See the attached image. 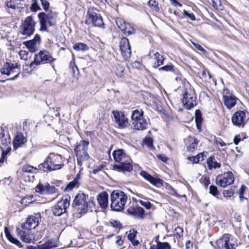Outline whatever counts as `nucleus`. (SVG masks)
I'll return each instance as SVG.
<instances>
[{"label": "nucleus", "instance_id": "40", "mask_svg": "<svg viewBox=\"0 0 249 249\" xmlns=\"http://www.w3.org/2000/svg\"><path fill=\"white\" fill-rule=\"evenodd\" d=\"M160 71H173L174 73L178 72V70L175 69L173 65H167L159 68Z\"/></svg>", "mask_w": 249, "mask_h": 249}, {"label": "nucleus", "instance_id": "46", "mask_svg": "<svg viewBox=\"0 0 249 249\" xmlns=\"http://www.w3.org/2000/svg\"><path fill=\"white\" fill-rule=\"evenodd\" d=\"M11 149V148L9 147L6 151H2L1 158H0V164L4 162L6 155L10 152Z\"/></svg>", "mask_w": 249, "mask_h": 249}, {"label": "nucleus", "instance_id": "20", "mask_svg": "<svg viewBox=\"0 0 249 249\" xmlns=\"http://www.w3.org/2000/svg\"><path fill=\"white\" fill-rule=\"evenodd\" d=\"M41 37L38 34H36L33 39L24 41L23 44L32 53L36 52L38 49V46L40 44Z\"/></svg>", "mask_w": 249, "mask_h": 249}, {"label": "nucleus", "instance_id": "36", "mask_svg": "<svg viewBox=\"0 0 249 249\" xmlns=\"http://www.w3.org/2000/svg\"><path fill=\"white\" fill-rule=\"evenodd\" d=\"M156 62L154 64V67L157 68L163 64L164 58L160 53L157 52L154 54Z\"/></svg>", "mask_w": 249, "mask_h": 249}, {"label": "nucleus", "instance_id": "30", "mask_svg": "<svg viewBox=\"0 0 249 249\" xmlns=\"http://www.w3.org/2000/svg\"><path fill=\"white\" fill-rule=\"evenodd\" d=\"M137 231L134 229H131L129 233L127 235L128 239L132 243L133 246H137L140 243L138 240H135V237L137 234Z\"/></svg>", "mask_w": 249, "mask_h": 249}, {"label": "nucleus", "instance_id": "45", "mask_svg": "<svg viewBox=\"0 0 249 249\" xmlns=\"http://www.w3.org/2000/svg\"><path fill=\"white\" fill-rule=\"evenodd\" d=\"M124 71V68L120 66H118L116 67V70L115 71L116 74L117 76L121 77L123 76Z\"/></svg>", "mask_w": 249, "mask_h": 249}, {"label": "nucleus", "instance_id": "34", "mask_svg": "<svg viewBox=\"0 0 249 249\" xmlns=\"http://www.w3.org/2000/svg\"><path fill=\"white\" fill-rule=\"evenodd\" d=\"M5 233L7 238L10 242L14 244L15 245H17L19 247H21V244L20 243V242L17 239L13 237L12 235L7 231L6 228H5Z\"/></svg>", "mask_w": 249, "mask_h": 249}, {"label": "nucleus", "instance_id": "38", "mask_svg": "<svg viewBox=\"0 0 249 249\" xmlns=\"http://www.w3.org/2000/svg\"><path fill=\"white\" fill-rule=\"evenodd\" d=\"M38 170L37 168L29 164L24 165L22 169L23 172L29 173H36L38 172Z\"/></svg>", "mask_w": 249, "mask_h": 249}, {"label": "nucleus", "instance_id": "25", "mask_svg": "<svg viewBox=\"0 0 249 249\" xmlns=\"http://www.w3.org/2000/svg\"><path fill=\"white\" fill-rule=\"evenodd\" d=\"M199 143V141L194 137L189 136L185 141V143L187 146V150L190 152H193L196 148Z\"/></svg>", "mask_w": 249, "mask_h": 249}, {"label": "nucleus", "instance_id": "26", "mask_svg": "<svg viewBox=\"0 0 249 249\" xmlns=\"http://www.w3.org/2000/svg\"><path fill=\"white\" fill-rule=\"evenodd\" d=\"M18 234L20 236L21 240L26 243L32 242L35 238L34 234L29 231L26 232L22 230H19Z\"/></svg>", "mask_w": 249, "mask_h": 249}, {"label": "nucleus", "instance_id": "61", "mask_svg": "<svg viewBox=\"0 0 249 249\" xmlns=\"http://www.w3.org/2000/svg\"><path fill=\"white\" fill-rule=\"evenodd\" d=\"M70 67L71 68L72 70L73 71V73H75V70L78 71V68L77 66L75 64L74 61H71L70 63Z\"/></svg>", "mask_w": 249, "mask_h": 249}, {"label": "nucleus", "instance_id": "18", "mask_svg": "<svg viewBox=\"0 0 249 249\" xmlns=\"http://www.w3.org/2000/svg\"><path fill=\"white\" fill-rule=\"evenodd\" d=\"M120 48L123 57L127 60L130 57L131 50L128 38L123 37L120 42Z\"/></svg>", "mask_w": 249, "mask_h": 249}, {"label": "nucleus", "instance_id": "64", "mask_svg": "<svg viewBox=\"0 0 249 249\" xmlns=\"http://www.w3.org/2000/svg\"><path fill=\"white\" fill-rule=\"evenodd\" d=\"M204 154H205V153L204 152H201L199 154H198L196 156L198 158V159L199 160H204Z\"/></svg>", "mask_w": 249, "mask_h": 249}, {"label": "nucleus", "instance_id": "10", "mask_svg": "<svg viewBox=\"0 0 249 249\" xmlns=\"http://www.w3.org/2000/svg\"><path fill=\"white\" fill-rule=\"evenodd\" d=\"M0 72L2 74L7 76L14 75V76L6 79V80H14L18 77L20 72V68L19 65L17 63L6 62L0 70Z\"/></svg>", "mask_w": 249, "mask_h": 249}, {"label": "nucleus", "instance_id": "29", "mask_svg": "<svg viewBox=\"0 0 249 249\" xmlns=\"http://www.w3.org/2000/svg\"><path fill=\"white\" fill-rule=\"evenodd\" d=\"M56 247V244L54 242L49 240L44 243L41 244L39 243L37 245L36 248L37 249H51Z\"/></svg>", "mask_w": 249, "mask_h": 249}, {"label": "nucleus", "instance_id": "50", "mask_svg": "<svg viewBox=\"0 0 249 249\" xmlns=\"http://www.w3.org/2000/svg\"><path fill=\"white\" fill-rule=\"evenodd\" d=\"M234 194V190L232 189H230L228 190H224L223 192V194L225 197H230Z\"/></svg>", "mask_w": 249, "mask_h": 249}, {"label": "nucleus", "instance_id": "43", "mask_svg": "<svg viewBox=\"0 0 249 249\" xmlns=\"http://www.w3.org/2000/svg\"><path fill=\"white\" fill-rule=\"evenodd\" d=\"M183 230L180 227H178L175 228L174 231V235L177 238H180L183 236Z\"/></svg>", "mask_w": 249, "mask_h": 249}, {"label": "nucleus", "instance_id": "24", "mask_svg": "<svg viewBox=\"0 0 249 249\" xmlns=\"http://www.w3.org/2000/svg\"><path fill=\"white\" fill-rule=\"evenodd\" d=\"M108 196L106 192H103L100 193L97 197L98 202L100 207L103 209H106L108 206Z\"/></svg>", "mask_w": 249, "mask_h": 249}, {"label": "nucleus", "instance_id": "62", "mask_svg": "<svg viewBox=\"0 0 249 249\" xmlns=\"http://www.w3.org/2000/svg\"><path fill=\"white\" fill-rule=\"evenodd\" d=\"M158 158L159 159H160V160L164 162H166L168 158L166 157V156L164 154H160L158 156Z\"/></svg>", "mask_w": 249, "mask_h": 249}, {"label": "nucleus", "instance_id": "17", "mask_svg": "<svg viewBox=\"0 0 249 249\" xmlns=\"http://www.w3.org/2000/svg\"><path fill=\"white\" fill-rule=\"evenodd\" d=\"M233 124L238 127H244L246 123V112L244 111L235 112L231 117Z\"/></svg>", "mask_w": 249, "mask_h": 249}, {"label": "nucleus", "instance_id": "56", "mask_svg": "<svg viewBox=\"0 0 249 249\" xmlns=\"http://www.w3.org/2000/svg\"><path fill=\"white\" fill-rule=\"evenodd\" d=\"M191 42L194 47H195L197 50L203 53L206 52V50L202 47L201 45L194 41H192Z\"/></svg>", "mask_w": 249, "mask_h": 249}, {"label": "nucleus", "instance_id": "16", "mask_svg": "<svg viewBox=\"0 0 249 249\" xmlns=\"http://www.w3.org/2000/svg\"><path fill=\"white\" fill-rule=\"evenodd\" d=\"M36 193L41 195L53 194L57 192L54 186H51L48 183L39 182L35 188Z\"/></svg>", "mask_w": 249, "mask_h": 249}, {"label": "nucleus", "instance_id": "55", "mask_svg": "<svg viewBox=\"0 0 249 249\" xmlns=\"http://www.w3.org/2000/svg\"><path fill=\"white\" fill-rule=\"evenodd\" d=\"M140 203L147 209H150L151 208L152 204L149 201H143L142 200H139Z\"/></svg>", "mask_w": 249, "mask_h": 249}, {"label": "nucleus", "instance_id": "7", "mask_svg": "<svg viewBox=\"0 0 249 249\" xmlns=\"http://www.w3.org/2000/svg\"><path fill=\"white\" fill-rule=\"evenodd\" d=\"M131 118L135 129L144 130L146 129L148 123L143 117V111L142 109L134 110L131 114Z\"/></svg>", "mask_w": 249, "mask_h": 249}, {"label": "nucleus", "instance_id": "47", "mask_svg": "<svg viewBox=\"0 0 249 249\" xmlns=\"http://www.w3.org/2000/svg\"><path fill=\"white\" fill-rule=\"evenodd\" d=\"M110 223L111 225L114 228L117 229H121L122 228V224L118 220H112L110 221Z\"/></svg>", "mask_w": 249, "mask_h": 249}, {"label": "nucleus", "instance_id": "52", "mask_svg": "<svg viewBox=\"0 0 249 249\" xmlns=\"http://www.w3.org/2000/svg\"><path fill=\"white\" fill-rule=\"evenodd\" d=\"M28 52L26 51L21 50L18 52V55L21 59L26 60L28 58Z\"/></svg>", "mask_w": 249, "mask_h": 249}, {"label": "nucleus", "instance_id": "49", "mask_svg": "<svg viewBox=\"0 0 249 249\" xmlns=\"http://www.w3.org/2000/svg\"><path fill=\"white\" fill-rule=\"evenodd\" d=\"M183 14L191 20H195L196 17L193 13H189L186 10L183 11Z\"/></svg>", "mask_w": 249, "mask_h": 249}, {"label": "nucleus", "instance_id": "59", "mask_svg": "<svg viewBox=\"0 0 249 249\" xmlns=\"http://www.w3.org/2000/svg\"><path fill=\"white\" fill-rule=\"evenodd\" d=\"M1 143L3 145H6L8 143H10V139L9 138H6L4 135V137H1L0 138Z\"/></svg>", "mask_w": 249, "mask_h": 249}, {"label": "nucleus", "instance_id": "54", "mask_svg": "<svg viewBox=\"0 0 249 249\" xmlns=\"http://www.w3.org/2000/svg\"><path fill=\"white\" fill-rule=\"evenodd\" d=\"M143 143L149 148L152 147L153 146V140L150 138H145L143 140Z\"/></svg>", "mask_w": 249, "mask_h": 249}, {"label": "nucleus", "instance_id": "11", "mask_svg": "<svg viewBox=\"0 0 249 249\" xmlns=\"http://www.w3.org/2000/svg\"><path fill=\"white\" fill-rule=\"evenodd\" d=\"M218 249H235L237 240L230 234H224L216 241Z\"/></svg>", "mask_w": 249, "mask_h": 249}, {"label": "nucleus", "instance_id": "9", "mask_svg": "<svg viewBox=\"0 0 249 249\" xmlns=\"http://www.w3.org/2000/svg\"><path fill=\"white\" fill-rule=\"evenodd\" d=\"M55 60V59L52 57L48 51L43 50L35 54L34 61L30 64L29 67L35 68V66L39 65L41 63H51Z\"/></svg>", "mask_w": 249, "mask_h": 249}, {"label": "nucleus", "instance_id": "13", "mask_svg": "<svg viewBox=\"0 0 249 249\" xmlns=\"http://www.w3.org/2000/svg\"><path fill=\"white\" fill-rule=\"evenodd\" d=\"M182 102L187 109H191L196 105V97L190 88H186L183 92Z\"/></svg>", "mask_w": 249, "mask_h": 249}, {"label": "nucleus", "instance_id": "57", "mask_svg": "<svg viewBox=\"0 0 249 249\" xmlns=\"http://www.w3.org/2000/svg\"><path fill=\"white\" fill-rule=\"evenodd\" d=\"M187 159V160L192 161L193 163H198L199 161L196 156L193 157H188Z\"/></svg>", "mask_w": 249, "mask_h": 249}, {"label": "nucleus", "instance_id": "44", "mask_svg": "<svg viewBox=\"0 0 249 249\" xmlns=\"http://www.w3.org/2000/svg\"><path fill=\"white\" fill-rule=\"evenodd\" d=\"M31 4V10L33 12H36L37 10L41 9L40 6L38 4L36 0H32Z\"/></svg>", "mask_w": 249, "mask_h": 249}, {"label": "nucleus", "instance_id": "33", "mask_svg": "<svg viewBox=\"0 0 249 249\" xmlns=\"http://www.w3.org/2000/svg\"><path fill=\"white\" fill-rule=\"evenodd\" d=\"M80 183L78 181V177L76 178H74V179L69 182L67 186H66L65 188V191H70L72 190L74 188H77L78 187Z\"/></svg>", "mask_w": 249, "mask_h": 249}, {"label": "nucleus", "instance_id": "32", "mask_svg": "<svg viewBox=\"0 0 249 249\" xmlns=\"http://www.w3.org/2000/svg\"><path fill=\"white\" fill-rule=\"evenodd\" d=\"M207 164L208 166L209 170H211L213 168H219L221 166V164L218 163L216 161L213 160V157H209L207 160Z\"/></svg>", "mask_w": 249, "mask_h": 249}, {"label": "nucleus", "instance_id": "58", "mask_svg": "<svg viewBox=\"0 0 249 249\" xmlns=\"http://www.w3.org/2000/svg\"><path fill=\"white\" fill-rule=\"evenodd\" d=\"M6 6L8 8H11L15 9L17 6L14 3L13 0H11L6 3Z\"/></svg>", "mask_w": 249, "mask_h": 249}, {"label": "nucleus", "instance_id": "2", "mask_svg": "<svg viewBox=\"0 0 249 249\" xmlns=\"http://www.w3.org/2000/svg\"><path fill=\"white\" fill-rule=\"evenodd\" d=\"M64 165L61 156L51 153L45 159L44 161L39 165L38 167L44 172H49L61 169Z\"/></svg>", "mask_w": 249, "mask_h": 249}, {"label": "nucleus", "instance_id": "15", "mask_svg": "<svg viewBox=\"0 0 249 249\" xmlns=\"http://www.w3.org/2000/svg\"><path fill=\"white\" fill-rule=\"evenodd\" d=\"M234 180L233 174L231 172H227L223 174L218 175L215 178L217 185L225 188L232 184Z\"/></svg>", "mask_w": 249, "mask_h": 249}, {"label": "nucleus", "instance_id": "31", "mask_svg": "<svg viewBox=\"0 0 249 249\" xmlns=\"http://www.w3.org/2000/svg\"><path fill=\"white\" fill-rule=\"evenodd\" d=\"M149 249H171V246L168 242H158L156 245H151Z\"/></svg>", "mask_w": 249, "mask_h": 249}, {"label": "nucleus", "instance_id": "42", "mask_svg": "<svg viewBox=\"0 0 249 249\" xmlns=\"http://www.w3.org/2000/svg\"><path fill=\"white\" fill-rule=\"evenodd\" d=\"M116 23L121 31L126 24L124 20L121 18H117L116 19Z\"/></svg>", "mask_w": 249, "mask_h": 249}, {"label": "nucleus", "instance_id": "39", "mask_svg": "<svg viewBox=\"0 0 249 249\" xmlns=\"http://www.w3.org/2000/svg\"><path fill=\"white\" fill-rule=\"evenodd\" d=\"M73 48L75 50H76L77 51H84L88 50L89 49L88 46L87 45H86L85 44L83 43H77V44L74 45Z\"/></svg>", "mask_w": 249, "mask_h": 249}, {"label": "nucleus", "instance_id": "5", "mask_svg": "<svg viewBox=\"0 0 249 249\" xmlns=\"http://www.w3.org/2000/svg\"><path fill=\"white\" fill-rule=\"evenodd\" d=\"M38 18L40 25V30L48 32L47 24L49 26H55L57 18V13L53 11H51L48 14L41 12L38 14Z\"/></svg>", "mask_w": 249, "mask_h": 249}, {"label": "nucleus", "instance_id": "12", "mask_svg": "<svg viewBox=\"0 0 249 249\" xmlns=\"http://www.w3.org/2000/svg\"><path fill=\"white\" fill-rule=\"evenodd\" d=\"M35 25L36 22L32 16L26 17L20 27V33L23 36H30L35 32Z\"/></svg>", "mask_w": 249, "mask_h": 249}, {"label": "nucleus", "instance_id": "6", "mask_svg": "<svg viewBox=\"0 0 249 249\" xmlns=\"http://www.w3.org/2000/svg\"><path fill=\"white\" fill-rule=\"evenodd\" d=\"M89 145L88 141L81 140L77 142L74 151L75 153L78 164L81 166L82 162L84 160H87L89 159V156L88 153V149Z\"/></svg>", "mask_w": 249, "mask_h": 249}, {"label": "nucleus", "instance_id": "27", "mask_svg": "<svg viewBox=\"0 0 249 249\" xmlns=\"http://www.w3.org/2000/svg\"><path fill=\"white\" fill-rule=\"evenodd\" d=\"M26 142V139L21 133L18 134L13 141L14 148L16 149L22 146Z\"/></svg>", "mask_w": 249, "mask_h": 249}, {"label": "nucleus", "instance_id": "14", "mask_svg": "<svg viewBox=\"0 0 249 249\" xmlns=\"http://www.w3.org/2000/svg\"><path fill=\"white\" fill-rule=\"evenodd\" d=\"M70 197L65 196L59 201L56 204L52 207V212L55 216H60L66 212L67 209L70 206Z\"/></svg>", "mask_w": 249, "mask_h": 249}, {"label": "nucleus", "instance_id": "4", "mask_svg": "<svg viewBox=\"0 0 249 249\" xmlns=\"http://www.w3.org/2000/svg\"><path fill=\"white\" fill-rule=\"evenodd\" d=\"M111 208L116 211H121L124 208L127 200L125 193L120 190H114L110 195Z\"/></svg>", "mask_w": 249, "mask_h": 249}, {"label": "nucleus", "instance_id": "35", "mask_svg": "<svg viewBox=\"0 0 249 249\" xmlns=\"http://www.w3.org/2000/svg\"><path fill=\"white\" fill-rule=\"evenodd\" d=\"M195 120L196 126L198 130L201 129V125L202 122L201 111L199 110H196L195 112Z\"/></svg>", "mask_w": 249, "mask_h": 249}, {"label": "nucleus", "instance_id": "22", "mask_svg": "<svg viewBox=\"0 0 249 249\" xmlns=\"http://www.w3.org/2000/svg\"><path fill=\"white\" fill-rule=\"evenodd\" d=\"M127 212L129 214L135 217L141 219L144 218V210L142 207L137 206L130 207L128 208Z\"/></svg>", "mask_w": 249, "mask_h": 249}, {"label": "nucleus", "instance_id": "8", "mask_svg": "<svg viewBox=\"0 0 249 249\" xmlns=\"http://www.w3.org/2000/svg\"><path fill=\"white\" fill-rule=\"evenodd\" d=\"M85 22L86 24H92L95 27H101L104 25L102 16L95 8H89L87 13Z\"/></svg>", "mask_w": 249, "mask_h": 249}, {"label": "nucleus", "instance_id": "3", "mask_svg": "<svg viewBox=\"0 0 249 249\" xmlns=\"http://www.w3.org/2000/svg\"><path fill=\"white\" fill-rule=\"evenodd\" d=\"M88 196L83 193H78L75 196L73 202L74 211L78 214L83 215L89 212L92 211L94 203L92 201H87Z\"/></svg>", "mask_w": 249, "mask_h": 249}, {"label": "nucleus", "instance_id": "53", "mask_svg": "<svg viewBox=\"0 0 249 249\" xmlns=\"http://www.w3.org/2000/svg\"><path fill=\"white\" fill-rule=\"evenodd\" d=\"M41 1L43 9L45 11H47L50 6V3L47 0H40Z\"/></svg>", "mask_w": 249, "mask_h": 249}, {"label": "nucleus", "instance_id": "28", "mask_svg": "<svg viewBox=\"0 0 249 249\" xmlns=\"http://www.w3.org/2000/svg\"><path fill=\"white\" fill-rule=\"evenodd\" d=\"M237 98L236 97H228L223 99L224 104L228 109H231L234 107L236 104Z\"/></svg>", "mask_w": 249, "mask_h": 249}, {"label": "nucleus", "instance_id": "19", "mask_svg": "<svg viewBox=\"0 0 249 249\" xmlns=\"http://www.w3.org/2000/svg\"><path fill=\"white\" fill-rule=\"evenodd\" d=\"M40 218L38 214L31 215L27 218L26 222L22 225L21 227L23 229L28 231L35 229L38 225Z\"/></svg>", "mask_w": 249, "mask_h": 249}, {"label": "nucleus", "instance_id": "48", "mask_svg": "<svg viewBox=\"0 0 249 249\" xmlns=\"http://www.w3.org/2000/svg\"><path fill=\"white\" fill-rule=\"evenodd\" d=\"M210 193L213 196H216L218 194L217 188L215 186L211 185L210 186Z\"/></svg>", "mask_w": 249, "mask_h": 249}, {"label": "nucleus", "instance_id": "51", "mask_svg": "<svg viewBox=\"0 0 249 249\" xmlns=\"http://www.w3.org/2000/svg\"><path fill=\"white\" fill-rule=\"evenodd\" d=\"M226 96H227L229 98L235 97V96L232 95V94L229 89H224L223 93V98H226Z\"/></svg>", "mask_w": 249, "mask_h": 249}, {"label": "nucleus", "instance_id": "63", "mask_svg": "<svg viewBox=\"0 0 249 249\" xmlns=\"http://www.w3.org/2000/svg\"><path fill=\"white\" fill-rule=\"evenodd\" d=\"M202 183L204 184V185L205 187H208V185L210 184V181L209 180V178L207 177H205L202 180Z\"/></svg>", "mask_w": 249, "mask_h": 249}, {"label": "nucleus", "instance_id": "23", "mask_svg": "<svg viewBox=\"0 0 249 249\" xmlns=\"http://www.w3.org/2000/svg\"><path fill=\"white\" fill-rule=\"evenodd\" d=\"M140 175L154 185L158 186L159 185H162V184L163 181L161 179L155 178L145 171H142L140 173Z\"/></svg>", "mask_w": 249, "mask_h": 249}, {"label": "nucleus", "instance_id": "60", "mask_svg": "<svg viewBox=\"0 0 249 249\" xmlns=\"http://www.w3.org/2000/svg\"><path fill=\"white\" fill-rule=\"evenodd\" d=\"M33 196H30V197H27L23 198L21 200V203H23L24 202H28L29 203H31L33 201Z\"/></svg>", "mask_w": 249, "mask_h": 249}, {"label": "nucleus", "instance_id": "1", "mask_svg": "<svg viewBox=\"0 0 249 249\" xmlns=\"http://www.w3.org/2000/svg\"><path fill=\"white\" fill-rule=\"evenodd\" d=\"M112 156L114 160L119 163L114 164L113 169L118 172L123 173L130 172L133 169L132 160L123 149H118L113 152Z\"/></svg>", "mask_w": 249, "mask_h": 249}, {"label": "nucleus", "instance_id": "41", "mask_svg": "<svg viewBox=\"0 0 249 249\" xmlns=\"http://www.w3.org/2000/svg\"><path fill=\"white\" fill-rule=\"evenodd\" d=\"M148 4L152 8V9L157 12L159 11L160 8L159 7L158 2L155 0H149L148 2Z\"/></svg>", "mask_w": 249, "mask_h": 249}, {"label": "nucleus", "instance_id": "37", "mask_svg": "<svg viewBox=\"0 0 249 249\" xmlns=\"http://www.w3.org/2000/svg\"><path fill=\"white\" fill-rule=\"evenodd\" d=\"M122 32L125 35L129 36L134 34L135 32V29L129 23H126L125 27L123 28Z\"/></svg>", "mask_w": 249, "mask_h": 249}, {"label": "nucleus", "instance_id": "21", "mask_svg": "<svg viewBox=\"0 0 249 249\" xmlns=\"http://www.w3.org/2000/svg\"><path fill=\"white\" fill-rule=\"evenodd\" d=\"M112 113L116 122L120 128H124L128 125V120L123 113L117 111H113Z\"/></svg>", "mask_w": 249, "mask_h": 249}]
</instances>
